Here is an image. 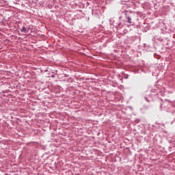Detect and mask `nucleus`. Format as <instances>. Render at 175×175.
I'll use <instances>...</instances> for the list:
<instances>
[{
	"instance_id": "1",
	"label": "nucleus",
	"mask_w": 175,
	"mask_h": 175,
	"mask_svg": "<svg viewBox=\"0 0 175 175\" xmlns=\"http://www.w3.org/2000/svg\"><path fill=\"white\" fill-rule=\"evenodd\" d=\"M21 32H24V33H27V29L25 27H23L21 29Z\"/></svg>"
},
{
	"instance_id": "2",
	"label": "nucleus",
	"mask_w": 175,
	"mask_h": 175,
	"mask_svg": "<svg viewBox=\"0 0 175 175\" xmlns=\"http://www.w3.org/2000/svg\"><path fill=\"white\" fill-rule=\"evenodd\" d=\"M127 22L129 23V24H132V19L131 18V17L127 18Z\"/></svg>"
}]
</instances>
